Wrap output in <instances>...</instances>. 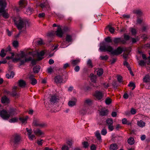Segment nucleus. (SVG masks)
I'll list each match as a JSON object with an SVG mask.
<instances>
[{"label": "nucleus", "instance_id": "09e8293b", "mask_svg": "<svg viewBox=\"0 0 150 150\" xmlns=\"http://www.w3.org/2000/svg\"><path fill=\"white\" fill-rule=\"evenodd\" d=\"M33 11V9L30 8H28L26 10V12H27V14L30 15L31 14L32 12Z\"/></svg>", "mask_w": 150, "mask_h": 150}, {"label": "nucleus", "instance_id": "7c9ffc66", "mask_svg": "<svg viewBox=\"0 0 150 150\" xmlns=\"http://www.w3.org/2000/svg\"><path fill=\"white\" fill-rule=\"evenodd\" d=\"M80 60L79 59H75L71 61V64L73 66H75L78 64L80 62Z\"/></svg>", "mask_w": 150, "mask_h": 150}, {"label": "nucleus", "instance_id": "8fccbe9b", "mask_svg": "<svg viewBox=\"0 0 150 150\" xmlns=\"http://www.w3.org/2000/svg\"><path fill=\"white\" fill-rule=\"evenodd\" d=\"M87 65L91 67H93V65L91 60L90 59H88L87 62Z\"/></svg>", "mask_w": 150, "mask_h": 150}, {"label": "nucleus", "instance_id": "423d86ee", "mask_svg": "<svg viewBox=\"0 0 150 150\" xmlns=\"http://www.w3.org/2000/svg\"><path fill=\"white\" fill-rule=\"evenodd\" d=\"M73 141L71 140H69L66 141V144L63 145L62 150H69V148L71 147Z\"/></svg>", "mask_w": 150, "mask_h": 150}, {"label": "nucleus", "instance_id": "de8ad7c7", "mask_svg": "<svg viewBox=\"0 0 150 150\" xmlns=\"http://www.w3.org/2000/svg\"><path fill=\"white\" fill-rule=\"evenodd\" d=\"M107 131L106 129L103 128L101 130V134L102 135H105L106 134Z\"/></svg>", "mask_w": 150, "mask_h": 150}, {"label": "nucleus", "instance_id": "0eeeda50", "mask_svg": "<svg viewBox=\"0 0 150 150\" xmlns=\"http://www.w3.org/2000/svg\"><path fill=\"white\" fill-rule=\"evenodd\" d=\"M107 124L108 125V129L110 131H112L113 129V120L111 118H109L106 120Z\"/></svg>", "mask_w": 150, "mask_h": 150}, {"label": "nucleus", "instance_id": "e433bc0d", "mask_svg": "<svg viewBox=\"0 0 150 150\" xmlns=\"http://www.w3.org/2000/svg\"><path fill=\"white\" fill-rule=\"evenodd\" d=\"M111 99L109 98H107L105 100V102L107 105H109L111 103Z\"/></svg>", "mask_w": 150, "mask_h": 150}, {"label": "nucleus", "instance_id": "052dcab7", "mask_svg": "<svg viewBox=\"0 0 150 150\" xmlns=\"http://www.w3.org/2000/svg\"><path fill=\"white\" fill-rule=\"evenodd\" d=\"M83 147L85 148H86L88 146V144L87 142H84L82 143Z\"/></svg>", "mask_w": 150, "mask_h": 150}, {"label": "nucleus", "instance_id": "ea45409f", "mask_svg": "<svg viewBox=\"0 0 150 150\" xmlns=\"http://www.w3.org/2000/svg\"><path fill=\"white\" fill-rule=\"evenodd\" d=\"M6 55V54L4 53V49H2L1 51L0 56L2 57H5Z\"/></svg>", "mask_w": 150, "mask_h": 150}, {"label": "nucleus", "instance_id": "2f4dec72", "mask_svg": "<svg viewBox=\"0 0 150 150\" xmlns=\"http://www.w3.org/2000/svg\"><path fill=\"white\" fill-rule=\"evenodd\" d=\"M28 118L27 116L25 117H21L19 118V120L22 123H25L27 122V121Z\"/></svg>", "mask_w": 150, "mask_h": 150}, {"label": "nucleus", "instance_id": "338daca9", "mask_svg": "<svg viewBox=\"0 0 150 150\" xmlns=\"http://www.w3.org/2000/svg\"><path fill=\"white\" fill-rule=\"evenodd\" d=\"M20 65H23L25 62V61L24 60H20Z\"/></svg>", "mask_w": 150, "mask_h": 150}, {"label": "nucleus", "instance_id": "13d9d810", "mask_svg": "<svg viewBox=\"0 0 150 150\" xmlns=\"http://www.w3.org/2000/svg\"><path fill=\"white\" fill-rule=\"evenodd\" d=\"M130 112L131 114L132 115H134L136 113V111L135 109L132 108L131 109Z\"/></svg>", "mask_w": 150, "mask_h": 150}, {"label": "nucleus", "instance_id": "c03bdc74", "mask_svg": "<svg viewBox=\"0 0 150 150\" xmlns=\"http://www.w3.org/2000/svg\"><path fill=\"white\" fill-rule=\"evenodd\" d=\"M13 46L15 47H16L18 46V43L17 41H14L12 43Z\"/></svg>", "mask_w": 150, "mask_h": 150}, {"label": "nucleus", "instance_id": "393cba45", "mask_svg": "<svg viewBox=\"0 0 150 150\" xmlns=\"http://www.w3.org/2000/svg\"><path fill=\"white\" fill-rule=\"evenodd\" d=\"M118 148L117 145L116 144H112L110 146V150H117Z\"/></svg>", "mask_w": 150, "mask_h": 150}, {"label": "nucleus", "instance_id": "4be33fe9", "mask_svg": "<svg viewBox=\"0 0 150 150\" xmlns=\"http://www.w3.org/2000/svg\"><path fill=\"white\" fill-rule=\"evenodd\" d=\"M95 136L98 140L100 142H102V139L101 136L99 132L98 131H97L95 133Z\"/></svg>", "mask_w": 150, "mask_h": 150}, {"label": "nucleus", "instance_id": "b1692460", "mask_svg": "<svg viewBox=\"0 0 150 150\" xmlns=\"http://www.w3.org/2000/svg\"><path fill=\"white\" fill-rule=\"evenodd\" d=\"M108 113V111L107 110H101L100 112V115L102 116H106Z\"/></svg>", "mask_w": 150, "mask_h": 150}, {"label": "nucleus", "instance_id": "5701e85b", "mask_svg": "<svg viewBox=\"0 0 150 150\" xmlns=\"http://www.w3.org/2000/svg\"><path fill=\"white\" fill-rule=\"evenodd\" d=\"M137 125L139 127H143L145 126V123L142 120H140L138 121L137 123Z\"/></svg>", "mask_w": 150, "mask_h": 150}, {"label": "nucleus", "instance_id": "864d4df0", "mask_svg": "<svg viewBox=\"0 0 150 150\" xmlns=\"http://www.w3.org/2000/svg\"><path fill=\"white\" fill-rule=\"evenodd\" d=\"M100 58L102 60H106L108 58V57L107 55H105V56H100Z\"/></svg>", "mask_w": 150, "mask_h": 150}, {"label": "nucleus", "instance_id": "aec40b11", "mask_svg": "<svg viewBox=\"0 0 150 150\" xmlns=\"http://www.w3.org/2000/svg\"><path fill=\"white\" fill-rule=\"evenodd\" d=\"M17 87L16 86H14L12 92V95L13 96H18V94L16 92V90L17 89Z\"/></svg>", "mask_w": 150, "mask_h": 150}, {"label": "nucleus", "instance_id": "69168bd1", "mask_svg": "<svg viewBox=\"0 0 150 150\" xmlns=\"http://www.w3.org/2000/svg\"><path fill=\"white\" fill-rule=\"evenodd\" d=\"M127 120L126 118H123L122 120V123L123 124H127Z\"/></svg>", "mask_w": 150, "mask_h": 150}, {"label": "nucleus", "instance_id": "49530a36", "mask_svg": "<svg viewBox=\"0 0 150 150\" xmlns=\"http://www.w3.org/2000/svg\"><path fill=\"white\" fill-rule=\"evenodd\" d=\"M105 41L108 42H111L112 40L110 37H108L105 39Z\"/></svg>", "mask_w": 150, "mask_h": 150}, {"label": "nucleus", "instance_id": "9d476101", "mask_svg": "<svg viewBox=\"0 0 150 150\" xmlns=\"http://www.w3.org/2000/svg\"><path fill=\"white\" fill-rule=\"evenodd\" d=\"M77 101V100L76 98H73L69 101L68 104V105L69 107H72L76 105Z\"/></svg>", "mask_w": 150, "mask_h": 150}, {"label": "nucleus", "instance_id": "c85d7f7f", "mask_svg": "<svg viewBox=\"0 0 150 150\" xmlns=\"http://www.w3.org/2000/svg\"><path fill=\"white\" fill-rule=\"evenodd\" d=\"M143 81L145 82H147L150 81V76L148 75H146L143 78Z\"/></svg>", "mask_w": 150, "mask_h": 150}, {"label": "nucleus", "instance_id": "2eb2a0df", "mask_svg": "<svg viewBox=\"0 0 150 150\" xmlns=\"http://www.w3.org/2000/svg\"><path fill=\"white\" fill-rule=\"evenodd\" d=\"M29 78L30 80L31 84L33 85L36 84L37 83V81L36 79L34 78V76L33 75H31Z\"/></svg>", "mask_w": 150, "mask_h": 150}, {"label": "nucleus", "instance_id": "cd10ccee", "mask_svg": "<svg viewBox=\"0 0 150 150\" xmlns=\"http://www.w3.org/2000/svg\"><path fill=\"white\" fill-rule=\"evenodd\" d=\"M72 40V36L71 35L67 34L66 37V40L68 42H71Z\"/></svg>", "mask_w": 150, "mask_h": 150}, {"label": "nucleus", "instance_id": "a211bd4d", "mask_svg": "<svg viewBox=\"0 0 150 150\" xmlns=\"http://www.w3.org/2000/svg\"><path fill=\"white\" fill-rule=\"evenodd\" d=\"M34 132L36 135L39 136H41L43 134V132L39 129L34 130Z\"/></svg>", "mask_w": 150, "mask_h": 150}, {"label": "nucleus", "instance_id": "20e7f679", "mask_svg": "<svg viewBox=\"0 0 150 150\" xmlns=\"http://www.w3.org/2000/svg\"><path fill=\"white\" fill-rule=\"evenodd\" d=\"M6 5L5 0H0V13H2V15L4 18H7L9 17V15L5 10Z\"/></svg>", "mask_w": 150, "mask_h": 150}, {"label": "nucleus", "instance_id": "680f3d73", "mask_svg": "<svg viewBox=\"0 0 150 150\" xmlns=\"http://www.w3.org/2000/svg\"><path fill=\"white\" fill-rule=\"evenodd\" d=\"M43 3L44 4L46 8H47V7H49L48 3V1L47 0H44Z\"/></svg>", "mask_w": 150, "mask_h": 150}, {"label": "nucleus", "instance_id": "f257e3e1", "mask_svg": "<svg viewBox=\"0 0 150 150\" xmlns=\"http://www.w3.org/2000/svg\"><path fill=\"white\" fill-rule=\"evenodd\" d=\"M99 49L101 51L108 52L112 54L115 55L120 54L123 51L122 49L120 47H118L116 49L114 50L112 47L108 45L100 46Z\"/></svg>", "mask_w": 150, "mask_h": 150}, {"label": "nucleus", "instance_id": "412c9836", "mask_svg": "<svg viewBox=\"0 0 150 150\" xmlns=\"http://www.w3.org/2000/svg\"><path fill=\"white\" fill-rule=\"evenodd\" d=\"M19 86L23 88L26 85L25 82L23 80H20L18 81Z\"/></svg>", "mask_w": 150, "mask_h": 150}, {"label": "nucleus", "instance_id": "3c124183", "mask_svg": "<svg viewBox=\"0 0 150 150\" xmlns=\"http://www.w3.org/2000/svg\"><path fill=\"white\" fill-rule=\"evenodd\" d=\"M131 32L132 33V34L133 35H135L137 33L136 30L134 28H131Z\"/></svg>", "mask_w": 150, "mask_h": 150}, {"label": "nucleus", "instance_id": "bb28decb", "mask_svg": "<svg viewBox=\"0 0 150 150\" xmlns=\"http://www.w3.org/2000/svg\"><path fill=\"white\" fill-rule=\"evenodd\" d=\"M40 69V67L39 65H37L35 67L33 68V71L35 73H37L39 72Z\"/></svg>", "mask_w": 150, "mask_h": 150}, {"label": "nucleus", "instance_id": "4c0bfd02", "mask_svg": "<svg viewBox=\"0 0 150 150\" xmlns=\"http://www.w3.org/2000/svg\"><path fill=\"white\" fill-rule=\"evenodd\" d=\"M121 41L120 38H115L114 39L113 42L115 44H117L120 42Z\"/></svg>", "mask_w": 150, "mask_h": 150}, {"label": "nucleus", "instance_id": "a19ab883", "mask_svg": "<svg viewBox=\"0 0 150 150\" xmlns=\"http://www.w3.org/2000/svg\"><path fill=\"white\" fill-rule=\"evenodd\" d=\"M123 64L124 66H126L128 69H131V68L129 67V64L125 60L123 62Z\"/></svg>", "mask_w": 150, "mask_h": 150}, {"label": "nucleus", "instance_id": "c9c22d12", "mask_svg": "<svg viewBox=\"0 0 150 150\" xmlns=\"http://www.w3.org/2000/svg\"><path fill=\"white\" fill-rule=\"evenodd\" d=\"M18 119L17 117H14L9 120V122L10 123H14L17 122L18 120Z\"/></svg>", "mask_w": 150, "mask_h": 150}, {"label": "nucleus", "instance_id": "9b49d317", "mask_svg": "<svg viewBox=\"0 0 150 150\" xmlns=\"http://www.w3.org/2000/svg\"><path fill=\"white\" fill-rule=\"evenodd\" d=\"M132 12L133 13L136 14L137 17L140 16L143 14L142 10L138 8L134 9L132 11Z\"/></svg>", "mask_w": 150, "mask_h": 150}, {"label": "nucleus", "instance_id": "72a5a7b5", "mask_svg": "<svg viewBox=\"0 0 150 150\" xmlns=\"http://www.w3.org/2000/svg\"><path fill=\"white\" fill-rule=\"evenodd\" d=\"M127 142L128 144L130 145H132L134 143V140L133 138H130L127 140Z\"/></svg>", "mask_w": 150, "mask_h": 150}, {"label": "nucleus", "instance_id": "6e6d98bb", "mask_svg": "<svg viewBox=\"0 0 150 150\" xmlns=\"http://www.w3.org/2000/svg\"><path fill=\"white\" fill-rule=\"evenodd\" d=\"M130 37L128 35H127L126 34H125L124 35V39L126 40L127 41L129 40L130 39Z\"/></svg>", "mask_w": 150, "mask_h": 150}, {"label": "nucleus", "instance_id": "774afa93", "mask_svg": "<svg viewBox=\"0 0 150 150\" xmlns=\"http://www.w3.org/2000/svg\"><path fill=\"white\" fill-rule=\"evenodd\" d=\"M25 59L26 62H28L32 60V58L31 57H29L28 58H25Z\"/></svg>", "mask_w": 150, "mask_h": 150}, {"label": "nucleus", "instance_id": "473e14b6", "mask_svg": "<svg viewBox=\"0 0 150 150\" xmlns=\"http://www.w3.org/2000/svg\"><path fill=\"white\" fill-rule=\"evenodd\" d=\"M103 71L102 69H99L97 71V75L99 76H101L103 74Z\"/></svg>", "mask_w": 150, "mask_h": 150}, {"label": "nucleus", "instance_id": "4468645a", "mask_svg": "<svg viewBox=\"0 0 150 150\" xmlns=\"http://www.w3.org/2000/svg\"><path fill=\"white\" fill-rule=\"evenodd\" d=\"M27 4V1L25 0H21L19 1V5L21 8L25 7Z\"/></svg>", "mask_w": 150, "mask_h": 150}, {"label": "nucleus", "instance_id": "f03ea898", "mask_svg": "<svg viewBox=\"0 0 150 150\" xmlns=\"http://www.w3.org/2000/svg\"><path fill=\"white\" fill-rule=\"evenodd\" d=\"M14 22L18 28L20 30L23 28H25L26 26H29L30 25L27 20L21 18H18L16 20H14Z\"/></svg>", "mask_w": 150, "mask_h": 150}, {"label": "nucleus", "instance_id": "a18cd8bd", "mask_svg": "<svg viewBox=\"0 0 150 150\" xmlns=\"http://www.w3.org/2000/svg\"><path fill=\"white\" fill-rule=\"evenodd\" d=\"M36 42L39 45H42L43 44L42 40L41 39L37 40Z\"/></svg>", "mask_w": 150, "mask_h": 150}, {"label": "nucleus", "instance_id": "f704fd0d", "mask_svg": "<svg viewBox=\"0 0 150 150\" xmlns=\"http://www.w3.org/2000/svg\"><path fill=\"white\" fill-rule=\"evenodd\" d=\"M91 100L89 99H86L84 101L85 105H89L91 103Z\"/></svg>", "mask_w": 150, "mask_h": 150}, {"label": "nucleus", "instance_id": "6ab92c4d", "mask_svg": "<svg viewBox=\"0 0 150 150\" xmlns=\"http://www.w3.org/2000/svg\"><path fill=\"white\" fill-rule=\"evenodd\" d=\"M1 101L3 103H8L10 101L8 98L6 96H4L2 98Z\"/></svg>", "mask_w": 150, "mask_h": 150}, {"label": "nucleus", "instance_id": "f8f14e48", "mask_svg": "<svg viewBox=\"0 0 150 150\" xmlns=\"http://www.w3.org/2000/svg\"><path fill=\"white\" fill-rule=\"evenodd\" d=\"M54 81L57 83H60L62 82L63 79L61 76L58 75L54 78Z\"/></svg>", "mask_w": 150, "mask_h": 150}, {"label": "nucleus", "instance_id": "5fc2aeb1", "mask_svg": "<svg viewBox=\"0 0 150 150\" xmlns=\"http://www.w3.org/2000/svg\"><path fill=\"white\" fill-rule=\"evenodd\" d=\"M29 139L31 140H33L34 138L35 137V136L33 134H31L28 136Z\"/></svg>", "mask_w": 150, "mask_h": 150}, {"label": "nucleus", "instance_id": "a878e982", "mask_svg": "<svg viewBox=\"0 0 150 150\" xmlns=\"http://www.w3.org/2000/svg\"><path fill=\"white\" fill-rule=\"evenodd\" d=\"M90 77L92 82L93 83L96 82L97 76L96 75H94L93 74H91L90 75Z\"/></svg>", "mask_w": 150, "mask_h": 150}, {"label": "nucleus", "instance_id": "7ed1b4c3", "mask_svg": "<svg viewBox=\"0 0 150 150\" xmlns=\"http://www.w3.org/2000/svg\"><path fill=\"white\" fill-rule=\"evenodd\" d=\"M16 114L15 111L13 109H11L9 112L4 110H0V116L4 120H7L11 116H12Z\"/></svg>", "mask_w": 150, "mask_h": 150}, {"label": "nucleus", "instance_id": "4d7b16f0", "mask_svg": "<svg viewBox=\"0 0 150 150\" xmlns=\"http://www.w3.org/2000/svg\"><path fill=\"white\" fill-rule=\"evenodd\" d=\"M26 130L27 132H28L27 134L28 136L31 134L32 133V129H28V128H27Z\"/></svg>", "mask_w": 150, "mask_h": 150}, {"label": "nucleus", "instance_id": "79ce46f5", "mask_svg": "<svg viewBox=\"0 0 150 150\" xmlns=\"http://www.w3.org/2000/svg\"><path fill=\"white\" fill-rule=\"evenodd\" d=\"M55 32L54 31H51L47 33V36L49 37H52L54 36L55 34Z\"/></svg>", "mask_w": 150, "mask_h": 150}, {"label": "nucleus", "instance_id": "c756f323", "mask_svg": "<svg viewBox=\"0 0 150 150\" xmlns=\"http://www.w3.org/2000/svg\"><path fill=\"white\" fill-rule=\"evenodd\" d=\"M25 56L26 55L25 52L23 51H21L20 54H17V56L18 57H19V58H20L21 59V58H23L25 57Z\"/></svg>", "mask_w": 150, "mask_h": 150}, {"label": "nucleus", "instance_id": "dca6fc26", "mask_svg": "<svg viewBox=\"0 0 150 150\" xmlns=\"http://www.w3.org/2000/svg\"><path fill=\"white\" fill-rule=\"evenodd\" d=\"M44 54L45 52L43 51L40 52H38L37 53V60L39 61L42 60L43 58L42 57L44 55Z\"/></svg>", "mask_w": 150, "mask_h": 150}, {"label": "nucleus", "instance_id": "58836bf2", "mask_svg": "<svg viewBox=\"0 0 150 150\" xmlns=\"http://www.w3.org/2000/svg\"><path fill=\"white\" fill-rule=\"evenodd\" d=\"M108 27L109 28V30L110 32L111 33H113L115 31V29L114 28L110 26H108Z\"/></svg>", "mask_w": 150, "mask_h": 150}, {"label": "nucleus", "instance_id": "6e6552de", "mask_svg": "<svg viewBox=\"0 0 150 150\" xmlns=\"http://www.w3.org/2000/svg\"><path fill=\"white\" fill-rule=\"evenodd\" d=\"M33 126L42 127L45 126V124L43 123H40L38 119H34L33 122Z\"/></svg>", "mask_w": 150, "mask_h": 150}, {"label": "nucleus", "instance_id": "0e129e2a", "mask_svg": "<svg viewBox=\"0 0 150 150\" xmlns=\"http://www.w3.org/2000/svg\"><path fill=\"white\" fill-rule=\"evenodd\" d=\"M117 79L119 82H121L122 81V77L121 76H117Z\"/></svg>", "mask_w": 150, "mask_h": 150}, {"label": "nucleus", "instance_id": "1a4fd4ad", "mask_svg": "<svg viewBox=\"0 0 150 150\" xmlns=\"http://www.w3.org/2000/svg\"><path fill=\"white\" fill-rule=\"evenodd\" d=\"M94 96L98 100H101L103 98L104 94L102 92L96 91L95 92Z\"/></svg>", "mask_w": 150, "mask_h": 150}, {"label": "nucleus", "instance_id": "ddd939ff", "mask_svg": "<svg viewBox=\"0 0 150 150\" xmlns=\"http://www.w3.org/2000/svg\"><path fill=\"white\" fill-rule=\"evenodd\" d=\"M56 32V35L58 36L60 38L62 37L63 34V33L60 27H58L57 29Z\"/></svg>", "mask_w": 150, "mask_h": 150}, {"label": "nucleus", "instance_id": "37998d69", "mask_svg": "<svg viewBox=\"0 0 150 150\" xmlns=\"http://www.w3.org/2000/svg\"><path fill=\"white\" fill-rule=\"evenodd\" d=\"M128 86L129 87H132L133 88L132 89V90H134V89L135 87V84L132 82H130L128 84Z\"/></svg>", "mask_w": 150, "mask_h": 150}, {"label": "nucleus", "instance_id": "39448f33", "mask_svg": "<svg viewBox=\"0 0 150 150\" xmlns=\"http://www.w3.org/2000/svg\"><path fill=\"white\" fill-rule=\"evenodd\" d=\"M21 139V137L20 135L17 133H15L11 137V141L14 144H19Z\"/></svg>", "mask_w": 150, "mask_h": 150}, {"label": "nucleus", "instance_id": "e2e57ef3", "mask_svg": "<svg viewBox=\"0 0 150 150\" xmlns=\"http://www.w3.org/2000/svg\"><path fill=\"white\" fill-rule=\"evenodd\" d=\"M96 147L95 145L93 144L91 145V150H96Z\"/></svg>", "mask_w": 150, "mask_h": 150}, {"label": "nucleus", "instance_id": "603ef678", "mask_svg": "<svg viewBox=\"0 0 150 150\" xmlns=\"http://www.w3.org/2000/svg\"><path fill=\"white\" fill-rule=\"evenodd\" d=\"M139 64L141 66H143L145 64V62L143 60H141L139 62Z\"/></svg>", "mask_w": 150, "mask_h": 150}, {"label": "nucleus", "instance_id": "bf43d9fd", "mask_svg": "<svg viewBox=\"0 0 150 150\" xmlns=\"http://www.w3.org/2000/svg\"><path fill=\"white\" fill-rule=\"evenodd\" d=\"M43 140L42 139H39L38 140L37 143L39 145H42V142Z\"/></svg>", "mask_w": 150, "mask_h": 150}, {"label": "nucleus", "instance_id": "f3484780", "mask_svg": "<svg viewBox=\"0 0 150 150\" xmlns=\"http://www.w3.org/2000/svg\"><path fill=\"white\" fill-rule=\"evenodd\" d=\"M59 99L58 97L57 96H54L51 97L50 99V101L52 103H56L58 101Z\"/></svg>", "mask_w": 150, "mask_h": 150}]
</instances>
